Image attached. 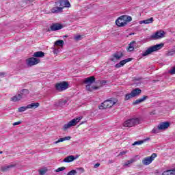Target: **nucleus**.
<instances>
[{"label":"nucleus","mask_w":175,"mask_h":175,"mask_svg":"<svg viewBox=\"0 0 175 175\" xmlns=\"http://www.w3.org/2000/svg\"><path fill=\"white\" fill-rule=\"evenodd\" d=\"M163 46L164 44H157L152 46H150L142 53V56L146 57L148 55H151L153 52L159 51L160 49H163Z\"/></svg>","instance_id":"obj_1"},{"label":"nucleus","mask_w":175,"mask_h":175,"mask_svg":"<svg viewBox=\"0 0 175 175\" xmlns=\"http://www.w3.org/2000/svg\"><path fill=\"white\" fill-rule=\"evenodd\" d=\"M131 21H132V17L130 16H120L116 21V24L118 27H125Z\"/></svg>","instance_id":"obj_2"},{"label":"nucleus","mask_w":175,"mask_h":175,"mask_svg":"<svg viewBox=\"0 0 175 175\" xmlns=\"http://www.w3.org/2000/svg\"><path fill=\"white\" fill-rule=\"evenodd\" d=\"M118 103V100L116 98H109L101 103V105L98 106V109L100 110L106 109L112 107L116 103Z\"/></svg>","instance_id":"obj_3"},{"label":"nucleus","mask_w":175,"mask_h":175,"mask_svg":"<svg viewBox=\"0 0 175 175\" xmlns=\"http://www.w3.org/2000/svg\"><path fill=\"white\" fill-rule=\"evenodd\" d=\"M140 123V119L139 118H131L129 119L123 123V126L124 127L131 128L134 126L135 125L139 124Z\"/></svg>","instance_id":"obj_4"},{"label":"nucleus","mask_w":175,"mask_h":175,"mask_svg":"<svg viewBox=\"0 0 175 175\" xmlns=\"http://www.w3.org/2000/svg\"><path fill=\"white\" fill-rule=\"evenodd\" d=\"M142 93V90L139 88L132 90L130 94H126L124 96V100H129L132 98L139 96Z\"/></svg>","instance_id":"obj_5"},{"label":"nucleus","mask_w":175,"mask_h":175,"mask_svg":"<svg viewBox=\"0 0 175 175\" xmlns=\"http://www.w3.org/2000/svg\"><path fill=\"white\" fill-rule=\"evenodd\" d=\"M81 120H83V116H79V118H74L73 120H70V122L64 125V130H67L72 126H76Z\"/></svg>","instance_id":"obj_6"},{"label":"nucleus","mask_w":175,"mask_h":175,"mask_svg":"<svg viewBox=\"0 0 175 175\" xmlns=\"http://www.w3.org/2000/svg\"><path fill=\"white\" fill-rule=\"evenodd\" d=\"M55 88L58 92H63L69 88L68 82L63 81L62 83H56Z\"/></svg>","instance_id":"obj_7"},{"label":"nucleus","mask_w":175,"mask_h":175,"mask_svg":"<svg viewBox=\"0 0 175 175\" xmlns=\"http://www.w3.org/2000/svg\"><path fill=\"white\" fill-rule=\"evenodd\" d=\"M157 157H158V154L153 153L152 156L144 158L142 160V164L144 165H149L153 161H154Z\"/></svg>","instance_id":"obj_8"},{"label":"nucleus","mask_w":175,"mask_h":175,"mask_svg":"<svg viewBox=\"0 0 175 175\" xmlns=\"http://www.w3.org/2000/svg\"><path fill=\"white\" fill-rule=\"evenodd\" d=\"M26 63H27V66H28L29 67H31V66H36V64H39L40 59L30 57V58L26 59Z\"/></svg>","instance_id":"obj_9"},{"label":"nucleus","mask_w":175,"mask_h":175,"mask_svg":"<svg viewBox=\"0 0 175 175\" xmlns=\"http://www.w3.org/2000/svg\"><path fill=\"white\" fill-rule=\"evenodd\" d=\"M55 4L62 9L67 8H69L70 7V4L68 0H59L58 2H56Z\"/></svg>","instance_id":"obj_10"},{"label":"nucleus","mask_w":175,"mask_h":175,"mask_svg":"<svg viewBox=\"0 0 175 175\" xmlns=\"http://www.w3.org/2000/svg\"><path fill=\"white\" fill-rule=\"evenodd\" d=\"M165 34V33L163 31H157L156 33L150 36V39L154 40L162 39L164 37Z\"/></svg>","instance_id":"obj_11"},{"label":"nucleus","mask_w":175,"mask_h":175,"mask_svg":"<svg viewBox=\"0 0 175 175\" xmlns=\"http://www.w3.org/2000/svg\"><path fill=\"white\" fill-rule=\"evenodd\" d=\"M131 61H132V59H131V58L125 59L122 61H120L118 64H116L115 65V67H116V68H120L121 67H123L126 64H127Z\"/></svg>","instance_id":"obj_12"},{"label":"nucleus","mask_w":175,"mask_h":175,"mask_svg":"<svg viewBox=\"0 0 175 175\" xmlns=\"http://www.w3.org/2000/svg\"><path fill=\"white\" fill-rule=\"evenodd\" d=\"M122 57H123V54L122 53H120V52L115 53H113V58L111 59V61L115 62L116 61L120 59Z\"/></svg>","instance_id":"obj_13"},{"label":"nucleus","mask_w":175,"mask_h":175,"mask_svg":"<svg viewBox=\"0 0 175 175\" xmlns=\"http://www.w3.org/2000/svg\"><path fill=\"white\" fill-rule=\"evenodd\" d=\"M62 25L59 23H53L51 26V30L52 31H57V30H61L62 29Z\"/></svg>","instance_id":"obj_14"},{"label":"nucleus","mask_w":175,"mask_h":175,"mask_svg":"<svg viewBox=\"0 0 175 175\" xmlns=\"http://www.w3.org/2000/svg\"><path fill=\"white\" fill-rule=\"evenodd\" d=\"M170 123L168 122H162L158 124L159 129H160L161 130H165L167 129L168 127H170Z\"/></svg>","instance_id":"obj_15"},{"label":"nucleus","mask_w":175,"mask_h":175,"mask_svg":"<svg viewBox=\"0 0 175 175\" xmlns=\"http://www.w3.org/2000/svg\"><path fill=\"white\" fill-rule=\"evenodd\" d=\"M51 11L52 14H58L63 12V8L62 7L57 5L56 7H53Z\"/></svg>","instance_id":"obj_16"},{"label":"nucleus","mask_w":175,"mask_h":175,"mask_svg":"<svg viewBox=\"0 0 175 175\" xmlns=\"http://www.w3.org/2000/svg\"><path fill=\"white\" fill-rule=\"evenodd\" d=\"M16 163H10L8 165H4L3 167H1L2 172H8L10 169H12L14 167H16Z\"/></svg>","instance_id":"obj_17"},{"label":"nucleus","mask_w":175,"mask_h":175,"mask_svg":"<svg viewBox=\"0 0 175 175\" xmlns=\"http://www.w3.org/2000/svg\"><path fill=\"white\" fill-rule=\"evenodd\" d=\"M95 82V77H87L85 81H83V83L85 84L91 85Z\"/></svg>","instance_id":"obj_18"},{"label":"nucleus","mask_w":175,"mask_h":175,"mask_svg":"<svg viewBox=\"0 0 175 175\" xmlns=\"http://www.w3.org/2000/svg\"><path fill=\"white\" fill-rule=\"evenodd\" d=\"M29 94V90H26V89H23L18 92V94H21L23 98H26Z\"/></svg>","instance_id":"obj_19"},{"label":"nucleus","mask_w":175,"mask_h":175,"mask_svg":"<svg viewBox=\"0 0 175 175\" xmlns=\"http://www.w3.org/2000/svg\"><path fill=\"white\" fill-rule=\"evenodd\" d=\"M39 106H40V103L38 102H36V103H32L31 104H29L28 105H27V107L28 108V109H36L38 108Z\"/></svg>","instance_id":"obj_20"},{"label":"nucleus","mask_w":175,"mask_h":175,"mask_svg":"<svg viewBox=\"0 0 175 175\" xmlns=\"http://www.w3.org/2000/svg\"><path fill=\"white\" fill-rule=\"evenodd\" d=\"M78 158V156L77 157H75L73 155H70L66 158L64 159L63 162L66 163H70L73 162L75 159H77Z\"/></svg>","instance_id":"obj_21"},{"label":"nucleus","mask_w":175,"mask_h":175,"mask_svg":"<svg viewBox=\"0 0 175 175\" xmlns=\"http://www.w3.org/2000/svg\"><path fill=\"white\" fill-rule=\"evenodd\" d=\"M23 98V97L21 95V94H18L16 96H14L13 97L11 98V101L18 102Z\"/></svg>","instance_id":"obj_22"},{"label":"nucleus","mask_w":175,"mask_h":175,"mask_svg":"<svg viewBox=\"0 0 175 175\" xmlns=\"http://www.w3.org/2000/svg\"><path fill=\"white\" fill-rule=\"evenodd\" d=\"M147 98H148L147 96H143L142 98L135 100V102H133V104L134 105L140 104L143 103L144 100H146Z\"/></svg>","instance_id":"obj_23"},{"label":"nucleus","mask_w":175,"mask_h":175,"mask_svg":"<svg viewBox=\"0 0 175 175\" xmlns=\"http://www.w3.org/2000/svg\"><path fill=\"white\" fill-rule=\"evenodd\" d=\"M70 136H67L66 137L64 138H60L58 140H57L55 142H53V144H58L59 143H62L64 141H69L70 139Z\"/></svg>","instance_id":"obj_24"},{"label":"nucleus","mask_w":175,"mask_h":175,"mask_svg":"<svg viewBox=\"0 0 175 175\" xmlns=\"http://www.w3.org/2000/svg\"><path fill=\"white\" fill-rule=\"evenodd\" d=\"M44 56V53L42 51H38L36 53H33V57L36 58H43Z\"/></svg>","instance_id":"obj_25"},{"label":"nucleus","mask_w":175,"mask_h":175,"mask_svg":"<svg viewBox=\"0 0 175 175\" xmlns=\"http://www.w3.org/2000/svg\"><path fill=\"white\" fill-rule=\"evenodd\" d=\"M136 44V42L132 41L130 44H129L128 47H127V51H134V46Z\"/></svg>","instance_id":"obj_26"},{"label":"nucleus","mask_w":175,"mask_h":175,"mask_svg":"<svg viewBox=\"0 0 175 175\" xmlns=\"http://www.w3.org/2000/svg\"><path fill=\"white\" fill-rule=\"evenodd\" d=\"M149 139V138H146L144 139L143 140L135 142L134 144H132V146H139L141 144H144L146 142L148 141Z\"/></svg>","instance_id":"obj_27"},{"label":"nucleus","mask_w":175,"mask_h":175,"mask_svg":"<svg viewBox=\"0 0 175 175\" xmlns=\"http://www.w3.org/2000/svg\"><path fill=\"white\" fill-rule=\"evenodd\" d=\"M161 175H175V168L164 171Z\"/></svg>","instance_id":"obj_28"},{"label":"nucleus","mask_w":175,"mask_h":175,"mask_svg":"<svg viewBox=\"0 0 175 175\" xmlns=\"http://www.w3.org/2000/svg\"><path fill=\"white\" fill-rule=\"evenodd\" d=\"M98 89H99L98 86H92L91 87V84H88L86 85V90L88 92H92L93 90H96Z\"/></svg>","instance_id":"obj_29"},{"label":"nucleus","mask_w":175,"mask_h":175,"mask_svg":"<svg viewBox=\"0 0 175 175\" xmlns=\"http://www.w3.org/2000/svg\"><path fill=\"white\" fill-rule=\"evenodd\" d=\"M136 161H137L136 159H131V160H128L127 162L124 163L123 166L124 167L129 166V165Z\"/></svg>","instance_id":"obj_30"},{"label":"nucleus","mask_w":175,"mask_h":175,"mask_svg":"<svg viewBox=\"0 0 175 175\" xmlns=\"http://www.w3.org/2000/svg\"><path fill=\"white\" fill-rule=\"evenodd\" d=\"M153 22V18H150L149 19L143 20L141 24H151Z\"/></svg>","instance_id":"obj_31"},{"label":"nucleus","mask_w":175,"mask_h":175,"mask_svg":"<svg viewBox=\"0 0 175 175\" xmlns=\"http://www.w3.org/2000/svg\"><path fill=\"white\" fill-rule=\"evenodd\" d=\"M64 45V41L59 40H56L55 42V46H59L60 47H62Z\"/></svg>","instance_id":"obj_32"},{"label":"nucleus","mask_w":175,"mask_h":175,"mask_svg":"<svg viewBox=\"0 0 175 175\" xmlns=\"http://www.w3.org/2000/svg\"><path fill=\"white\" fill-rule=\"evenodd\" d=\"M68 103V100H60L59 101V107H64Z\"/></svg>","instance_id":"obj_33"},{"label":"nucleus","mask_w":175,"mask_h":175,"mask_svg":"<svg viewBox=\"0 0 175 175\" xmlns=\"http://www.w3.org/2000/svg\"><path fill=\"white\" fill-rule=\"evenodd\" d=\"M27 109H29V108H27V106H25V107H19V108L18 109V111L19 113H22V112H24L25 111H26V110H27Z\"/></svg>","instance_id":"obj_34"},{"label":"nucleus","mask_w":175,"mask_h":175,"mask_svg":"<svg viewBox=\"0 0 175 175\" xmlns=\"http://www.w3.org/2000/svg\"><path fill=\"white\" fill-rule=\"evenodd\" d=\"M159 131H161L159 126L157 127H155L152 130V133H154V134H157L159 133Z\"/></svg>","instance_id":"obj_35"},{"label":"nucleus","mask_w":175,"mask_h":175,"mask_svg":"<svg viewBox=\"0 0 175 175\" xmlns=\"http://www.w3.org/2000/svg\"><path fill=\"white\" fill-rule=\"evenodd\" d=\"M175 54V52H174L173 50L169 51L165 55L169 57V56H173Z\"/></svg>","instance_id":"obj_36"},{"label":"nucleus","mask_w":175,"mask_h":175,"mask_svg":"<svg viewBox=\"0 0 175 175\" xmlns=\"http://www.w3.org/2000/svg\"><path fill=\"white\" fill-rule=\"evenodd\" d=\"M74 39L77 41H79L83 39V36L77 35V36L74 37Z\"/></svg>","instance_id":"obj_37"},{"label":"nucleus","mask_w":175,"mask_h":175,"mask_svg":"<svg viewBox=\"0 0 175 175\" xmlns=\"http://www.w3.org/2000/svg\"><path fill=\"white\" fill-rule=\"evenodd\" d=\"M66 170V167H60L58 169L55 170V172H63Z\"/></svg>","instance_id":"obj_38"},{"label":"nucleus","mask_w":175,"mask_h":175,"mask_svg":"<svg viewBox=\"0 0 175 175\" xmlns=\"http://www.w3.org/2000/svg\"><path fill=\"white\" fill-rule=\"evenodd\" d=\"M77 171L75 170H71L70 172H68L67 175H76L77 174Z\"/></svg>","instance_id":"obj_39"},{"label":"nucleus","mask_w":175,"mask_h":175,"mask_svg":"<svg viewBox=\"0 0 175 175\" xmlns=\"http://www.w3.org/2000/svg\"><path fill=\"white\" fill-rule=\"evenodd\" d=\"M128 153V151H122L120 152L119 156H123Z\"/></svg>","instance_id":"obj_40"},{"label":"nucleus","mask_w":175,"mask_h":175,"mask_svg":"<svg viewBox=\"0 0 175 175\" xmlns=\"http://www.w3.org/2000/svg\"><path fill=\"white\" fill-rule=\"evenodd\" d=\"M169 73H171L172 75L175 74V66L173 67L172 70L169 71Z\"/></svg>","instance_id":"obj_41"},{"label":"nucleus","mask_w":175,"mask_h":175,"mask_svg":"<svg viewBox=\"0 0 175 175\" xmlns=\"http://www.w3.org/2000/svg\"><path fill=\"white\" fill-rule=\"evenodd\" d=\"M46 170H40V175H44V174H46Z\"/></svg>","instance_id":"obj_42"},{"label":"nucleus","mask_w":175,"mask_h":175,"mask_svg":"<svg viewBox=\"0 0 175 175\" xmlns=\"http://www.w3.org/2000/svg\"><path fill=\"white\" fill-rule=\"evenodd\" d=\"M6 73L4 72H0V77H5L6 76Z\"/></svg>","instance_id":"obj_43"},{"label":"nucleus","mask_w":175,"mask_h":175,"mask_svg":"<svg viewBox=\"0 0 175 175\" xmlns=\"http://www.w3.org/2000/svg\"><path fill=\"white\" fill-rule=\"evenodd\" d=\"M21 124V121H18L16 122L13 123V125L14 126H16V125H20Z\"/></svg>","instance_id":"obj_44"},{"label":"nucleus","mask_w":175,"mask_h":175,"mask_svg":"<svg viewBox=\"0 0 175 175\" xmlns=\"http://www.w3.org/2000/svg\"><path fill=\"white\" fill-rule=\"evenodd\" d=\"M99 166H100V163H96V164H94V169L98 168Z\"/></svg>","instance_id":"obj_45"},{"label":"nucleus","mask_w":175,"mask_h":175,"mask_svg":"<svg viewBox=\"0 0 175 175\" xmlns=\"http://www.w3.org/2000/svg\"><path fill=\"white\" fill-rule=\"evenodd\" d=\"M113 162H114L113 160H109V164H111V163H113Z\"/></svg>","instance_id":"obj_46"},{"label":"nucleus","mask_w":175,"mask_h":175,"mask_svg":"<svg viewBox=\"0 0 175 175\" xmlns=\"http://www.w3.org/2000/svg\"><path fill=\"white\" fill-rule=\"evenodd\" d=\"M172 51H174V52H175V45L173 46Z\"/></svg>","instance_id":"obj_47"},{"label":"nucleus","mask_w":175,"mask_h":175,"mask_svg":"<svg viewBox=\"0 0 175 175\" xmlns=\"http://www.w3.org/2000/svg\"><path fill=\"white\" fill-rule=\"evenodd\" d=\"M3 153V151H0V154H2Z\"/></svg>","instance_id":"obj_48"},{"label":"nucleus","mask_w":175,"mask_h":175,"mask_svg":"<svg viewBox=\"0 0 175 175\" xmlns=\"http://www.w3.org/2000/svg\"><path fill=\"white\" fill-rule=\"evenodd\" d=\"M174 36H175V34H174Z\"/></svg>","instance_id":"obj_49"}]
</instances>
